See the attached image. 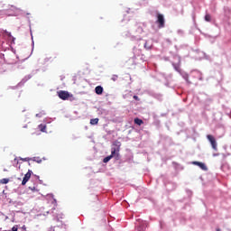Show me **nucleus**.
Returning a JSON list of instances; mask_svg holds the SVG:
<instances>
[{
    "instance_id": "nucleus-23",
    "label": "nucleus",
    "mask_w": 231,
    "mask_h": 231,
    "mask_svg": "<svg viewBox=\"0 0 231 231\" xmlns=\"http://www.w3.org/2000/svg\"><path fill=\"white\" fill-rule=\"evenodd\" d=\"M15 10L19 11V8H15Z\"/></svg>"
},
{
    "instance_id": "nucleus-18",
    "label": "nucleus",
    "mask_w": 231,
    "mask_h": 231,
    "mask_svg": "<svg viewBox=\"0 0 231 231\" xmlns=\"http://www.w3.org/2000/svg\"><path fill=\"white\" fill-rule=\"evenodd\" d=\"M160 226H161V228H163L164 224H163V222H162V221H160Z\"/></svg>"
},
{
    "instance_id": "nucleus-4",
    "label": "nucleus",
    "mask_w": 231,
    "mask_h": 231,
    "mask_svg": "<svg viewBox=\"0 0 231 231\" xmlns=\"http://www.w3.org/2000/svg\"><path fill=\"white\" fill-rule=\"evenodd\" d=\"M207 138L210 143L212 149H214V151H217V143L216 142V138H214V135L208 134Z\"/></svg>"
},
{
    "instance_id": "nucleus-19",
    "label": "nucleus",
    "mask_w": 231,
    "mask_h": 231,
    "mask_svg": "<svg viewBox=\"0 0 231 231\" xmlns=\"http://www.w3.org/2000/svg\"><path fill=\"white\" fill-rule=\"evenodd\" d=\"M116 79H118V76H114L113 78H112V80H114V82L116 80Z\"/></svg>"
},
{
    "instance_id": "nucleus-11",
    "label": "nucleus",
    "mask_w": 231,
    "mask_h": 231,
    "mask_svg": "<svg viewBox=\"0 0 231 231\" xmlns=\"http://www.w3.org/2000/svg\"><path fill=\"white\" fill-rule=\"evenodd\" d=\"M91 125H97L98 124V118H94L90 120Z\"/></svg>"
},
{
    "instance_id": "nucleus-6",
    "label": "nucleus",
    "mask_w": 231,
    "mask_h": 231,
    "mask_svg": "<svg viewBox=\"0 0 231 231\" xmlns=\"http://www.w3.org/2000/svg\"><path fill=\"white\" fill-rule=\"evenodd\" d=\"M30 178H32V170H29L28 172L24 175L22 180V185H26V183H28L30 180Z\"/></svg>"
},
{
    "instance_id": "nucleus-12",
    "label": "nucleus",
    "mask_w": 231,
    "mask_h": 231,
    "mask_svg": "<svg viewBox=\"0 0 231 231\" xmlns=\"http://www.w3.org/2000/svg\"><path fill=\"white\" fill-rule=\"evenodd\" d=\"M9 181H10L9 179H2V180H0V183L2 185H6V183H8Z\"/></svg>"
},
{
    "instance_id": "nucleus-21",
    "label": "nucleus",
    "mask_w": 231,
    "mask_h": 231,
    "mask_svg": "<svg viewBox=\"0 0 231 231\" xmlns=\"http://www.w3.org/2000/svg\"><path fill=\"white\" fill-rule=\"evenodd\" d=\"M216 231H221V229L220 228H217V230Z\"/></svg>"
},
{
    "instance_id": "nucleus-10",
    "label": "nucleus",
    "mask_w": 231,
    "mask_h": 231,
    "mask_svg": "<svg viewBox=\"0 0 231 231\" xmlns=\"http://www.w3.org/2000/svg\"><path fill=\"white\" fill-rule=\"evenodd\" d=\"M38 128L40 131H42V133H46V125H40Z\"/></svg>"
},
{
    "instance_id": "nucleus-1",
    "label": "nucleus",
    "mask_w": 231,
    "mask_h": 231,
    "mask_svg": "<svg viewBox=\"0 0 231 231\" xmlns=\"http://www.w3.org/2000/svg\"><path fill=\"white\" fill-rule=\"evenodd\" d=\"M113 145H115L116 147H113L111 149V155L106 156V158H104L103 163H107L111 160V158H115V156L116 158H118V156H119L118 152H120V145H121L120 142H115L113 143Z\"/></svg>"
},
{
    "instance_id": "nucleus-20",
    "label": "nucleus",
    "mask_w": 231,
    "mask_h": 231,
    "mask_svg": "<svg viewBox=\"0 0 231 231\" xmlns=\"http://www.w3.org/2000/svg\"><path fill=\"white\" fill-rule=\"evenodd\" d=\"M22 230L26 231V226H22Z\"/></svg>"
},
{
    "instance_id": "nucleus-14",
    "label": "nucleus",
    "mask_w": 231,
    "mask_h": 231,
    "mask_svg": "<svg viewBox=\"0 0 231 231\" xmlns=\"http://www.w3.org/2000/svg\"><path fill=\"white\" fill-rule=\"evenodd\" d=\"M30 190H32V192H37V188L35 186H30L29 187Z\"/></svg>"
},
{
    "instance_id": "nucleus-2",
    "label": "nucleus",
    "mask_w": 231,
    "mask_h": 231,
    "mask_svg": "<svg viewBox=\"0 0 231 231\" xmlns=\"http://www.w3.org/2000/svg\"><path fill=\"white\" fill-rule=\"evenodd\" d=\"M175 69L176 71H178L179 73H181V57L178 54L175 55Z\"/></svg>"
},
{
    "instance_id": "nucleus-8",
    "label": "nucleus",
    "mask_w": 231,
    "mask_h": 231,
    "mask_svg": "<svg viewBox=\"0 0 231 231\" xmlns=\"http://www.w3.org/2000/svg\"><path fill=\"white\" fill-rule=\"evenodd\" d=\"M95 92L97 93V95H102V93H104V88H102L101 86H97L95 88Z\"/></svg>"
},
{
    "instance_id": "nucleus-16",
    "label": "nucleus",
    "mask_w": 231,
    "mask_h": 231,
    "mask_svg": "<svg viewBox=\"0 0 231 231\" xmlns=\"http://www.w3.org/2000/svg\"><path fill=\"white\" fill-rule=\"evenodd\" d=\"M144 48L146 50H151V45H147V42L144 43Z\"/></svg>"
},
{
    "instance_id": "nucleus-9",
    "label": "nucleus",
    "mask_w": 231,
    "mask_h": 231,
    "mask_svg": "<svg viewBox=\"0 0 231 231\" xmlns=\"http://www.w3.org/2000/svg\"><path fill=\"white\" fill-rule=\"evenodd\" d=\"M134 124H136V125H142L143 124V120H142L138 117L134 118Z\"/></svg>"
},
{
    "instance_id": "nucleus-13",
    "label": "nucleus",
    "mask_w": 231,
    "mask_h": 231,
    "mask_svg": "<svg viewBox=\"0 0 231 231\" xmlns=\"http://www.w3.org/2000/svg\"><path fill=\"white\" fill-rule=\"evenodd\" d=\"M205 21H207L208 23H210V21H212V17L210 16V14L205 15Z\"/></svg>"
},
{
    "instance_id": "nucleus-5",
    "label": "nucleus",
    "mask_w": 231,
    "mask_h": 231,
    "mask_svg": "<svg viewBox=\"0 0 231 231\" xmlns=\"http://www.w3.org/2000/svg\"><path fill=\"white\" fill-rule=\"evenodd\" d=\"M58 97L61 100H68V98H69L70 96H69V92L66 90H60L58 91Z\"/></svg>"
},
{
    "instance_id": "nucleus-17",
    "label": "nucleus",
    "mask_w": 231,
    "mask_h": 231,
    "mask_svg": "<svg viewBox=\"0 0 231 231\" xmlns=\"http://www.w3.org/2000/svg\"><path fill=\"white\" fill-rule=\"evenodd\" d=\"M134 99L139 101L140 97H138V96H134Z\"/></svg>"
},
{
    "instance_id": "nucleus-7",
    "label": "nucleus",
    "mask_w": 231,
    "mask_h": 231,
    "mask_svg": "<svg viewBox=\"0 0 231 231\" xmlns=\"http://www.w3.org/2000/svg\"><path fill=\"white\" fill-rule=\"evenodd\" d=\"M191 163H192V165H197V167H199V169H201L202 171H208V168H207V165L203 162L194 161Z\"/></svg>"
},
{
    "instance_id": "nucleus-15",
    "label": "nucleus",
    "mask_w": 231,
    "mask_h": 231,
    "mask_svg": "<svg viewBox=\"0 0 231 231\" xmlns=\"http://www.w3.org/2000/svg\"><path fill=\"white\" fill-rule=\"evenodd\" d=\"M19 230V226H14L12 227V231H18Z\"/></svg>"
},
{
    "instance_id": "nucleus-3",
    "label": "nucleus",
    "mask_w": 231,
    "mask_h": 231,
    "mask_svg": "<svg viewBox=\"0 0 231 231\" xmlns=\"http://www.w3.org/2000/svg\"><path fill=\"white\" fill-rule=\"evenodd\" d=\"M158 28H164L165 27V18L163 17V14H157V21Z\"/></svg>"
},
{
    "instance_id": "nucleus-22",
    "label": "nucleus",
    "mask_w": 231,
    "mask_h": 231,
    "mask_svg": "<svg viewBox=\"0 0 231 231\" xmlns=\"http://www.w3.org/2000/svg\"><path fill=\"white\" fill-rule=\"evenodd\" d=\"M138 230H139V231H143V229H140V228H138Z\"/></svg>"
}]
</instances>
